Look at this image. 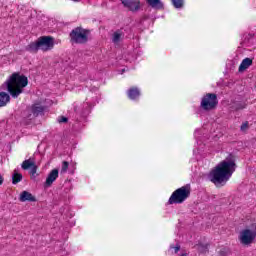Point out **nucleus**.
I'll return each mask as SVG.
<instances>
[{"mask_svg": "<svg viewBox=\"0 0 256 256\" xmlns=\"http://www.w3.org/2000/svg\"><path fill=\"white\" fill-rule=\"evenodd\" d=\"M127 95L129 99L135 101V99H139V97H141V91H139V88L137 87H132L128 90Z\"/></svg>", "mask_w": 256, "mask_h": 256, "instance_id": "14", "label": "nucleus"}, {"mask_svg": "<svg viewBox=\"0 0 256 256\" xmlns=\"http://www.w3.org/2000/svg\"><path fill=\"white\" fill-rule=\"evenodd\" d=\"M58 123H69V118H67L65 116H60L58 118Z\"/></svg>", "mask_w": 256, "mask_h": 256, "instance_id": "26", "label": "nucleus"}, {"mask_svg": "<svg viewBox=\"0 0 256 256\" xmlns=\"http://www.w3.org/2000/svg\"><path fill=\"white\" fill-rule=\"evenodd\" d=\"M123 37H125V34L121 30H117L116 32L113 33L112 41L114 43H119V41H121Z\"/></svg>", "mask_w": 256, "mask_h": 256, "instance_id": "18", "label": "nucleus"}, {"mask_svg": "<svg viewBox=\"0 0 256 256\" xmlns=\"http://www.w3.org/2000/svg\"><path fill=\"white\" fill-rule=\"evenodd\" d=\"M26 85H29L27 76L21 75L19 72H14L3 84V87H6L13 99H17V97L23 93Z\"/></svg>", "mask_w": 256, "mask_h": 256, "instance_id": "2", "label": "nucleus"}, {"mask_svg": "<svg viewBox=\"0 0 256 256\" xmlns=\"http://www.w3.org/2000/svg\"><path fill=\"white\" fill-rule=\"evenodd\" d=\"M19 201H21V203H25L26 201H29L30 203H35V201H37V198H35V196H33V194H31L30 192L23 191L20 194Z\"/></svg>", "mask_w": 256, "mask_h": 256, "instance_id": "10", "label": "nucleus"}, {"mask_svg": "<svg viewBox=\"0 0 256 256\" xmlns=\"http://www.w3.org/2000/svg\"><path fill=\"white\" fill-rule=\"evenodd\" d=\"M253 65V59L251 58H245L242 60L240 66H239V73H243V71H247Z\"/></svg>", "mask_w": 256, "mask_h": 256, "instance_id": "12", "label": "nucleus"}, {"mask_svg": "<svg viewBox=\"0 0 256 256\" xmlns=\"http://www.w3.org/2000/svg\"><path fill=\"white\" fill-rule=\"evenodd\" d=\"M89 35H91V30L81 26L76 27L69 34L70 43H72V45H85V43L89 41Z\"/></svg>", "mask_w": 256, "mask_h": 256, "instance_id": "5", "label": "nucleus"}, {"mask_svg": "<svg viewBox=\"0 0 256 256\" xmlns=\"http://www.w3.org/2000/svg\"><path fill=\"white\" fill-rule=\"evenodd\" d=\"M146 3L149 7L157 11H163V9H165V4H163L161 0H146Z\"/></svg>", "mask_w": 256, "mask_h": 256, "instance_id": "11", "label": "nucleus"}, {"mask_svg": "<svg viewBox=\"0 0 256 256\" xmlns=\"http://www.w3.org/2000/svg\"><path fill=\"white\" fill-rule=\"evenodd\" d=\"M255 37V34H248L245 39L249 41V39H253Z\"/></svg>", "mask_w": 256, "mask_h": 256, "instance_id": "29", "label": "nucleus"}, {"mask_svg": "<svg viewBox=\"0 0 256 256\" xmlns=\"http://www.w3.org/2000/svg\"><path fill=\"white\" fill-rule=\"evenodd\" d=\"M11 101V96L6 92H0V107H5Z\"/></svg>", "mask_w": 256, "mask_h": 256, "instance_id": "15", "label": "nucleus"}, {"mask_svg": "<svg viewBox=\"0 0 256 256\" xmlns=\"http://www.w3.org/2000/svg\"><path fill=\"white\" fill-rule=\"evenodd\" d=\"M181 256H187V254H182Z\"/></svg>", "mask_w": 256, "mask_h": 256, "instance_id": "31", "label": "nucleus"}, {"mask_svg": "<svg viewBox=\"0 0 256 256\" xmlns=\"http://www.w3.org/2000/svg\"><path fill=\"white\" fill-rule=\"evenodd\" d=\"M229 253H231V252L229 251V248H222V249L219 251V255H220V256H228Z\"/></svg>", "mask_w": 256, "mask_h": 256, "instance_id": "24", "label": "nucleus"}, {"mask_svg": "<svg viewBox=\"0 0 256 256\" xmlns=\"http://www.w3.org/2000/svg\"><path fill=\"white\" fill-rule=\"evenodd\" d=\"M256 235L249 229H244L240 232L239 241L242 245H251L255 241Z\"/></svg>", "mask_w": 256, "mask_h": 256, "instance_id": "7", "label": "nucleus"}, {"mask_svg": "<svg viewBox=\"0 0 256 256\" xmlns=\"http://www.w3.org/2000/svg\"><path fill=\"white\" fill-rule=\"evenodd\" d=\"M74 111H77V108H74Z\"/></svg>", "mask_w": 256, "mask_h": 256, "instance_id": "32", "label": "nucleus"}, {"mask_svg": "<svg viewBox=\"0 0 256 256\" xmlns=\"http://www.w3.org/2000/svg\"><path fill=\"white\" fill-rule=\"evenodd\" d=\"M170 249H173L175 253H179L181 251V245L177 244L176 246L171 245Z\"/></svg>", "mask_w": 256, "mask_h": 256, "instance_id": "27", "label": "nucleus"}, {"mask_svg": "<svg viewBox=\"0 0 256 256\" xmlns=\"http://www.w3.org/2000/svg\"><path fill=\"white\" fill-rule=\"evenodd\" d=\"M247 129H249V121H245L244 123H242L240 131H247Z\"/></svg>", "mask_w": 256, "mask_h": 256, "instance_id": "25", "label": "nucleus"}, {"mask_svg": "<svg viewBox=\"0 0 256 256\" xmlns=\"http://www.w3.org/2000/svg\"><path fill=\"white\" fill-rule=\"evenodd\" d=\"M171 2L175 9H183V6L185 5L184 0H171Z\"/></svg>", "mask_w": 256, "mask_h": 256, "instance_id": "21", "label": "nucleus"}, {"mask_svg": "<svg viewBox=\"0 0 256 256\" xmlns=\"http://www.w3.org/2000/svg\"><path fill=\"white\" fill-rule=\"evenodd\" d=\"M235 161V155L229 154L225 160L218 163L208 175L211 183H214L217 187L218 185H225L237 169V163Z\"/></svg>", "mask_w": 256, "mask_h": 256, "instance_id": "1", "label": "nucleus"}, {"mask_svg": "<svg viewBox=\"0 0 256 256\" xmlns=\"http://www.w3.org/2000/svg\"><path fill=\"white\" fill-rule=\"evenodd\" d=\"M73 1H79V0H73Z\"/></svg>", "mask_w": 256, "mask_h": 256, "instance_id": "33", "label": "nucleus"}, {"mask_svg": "<svg viewBox=\"0 0 256 256\" xmlns=\"http://www.w3.org/2000/svg\"><path fill=\"white\" fill-rule=\"evenodd\" d=\"M45 111V107L41 104H33L31 107V112L34 117H39V115H43Z\"/></svg>", "mask_w": 256, "mask_h": 256, "instance_id": "13", "label": "nucleus"}, {"mask_svg": "<svg viewBox=\"0 0 256 256\" xmlns=\"http://www.w3.org/2000/svg\"><path fill=\"white\" fill-rule=\"evenodd\" d=\"M246 229L256 236V220L250 224L249 228Z\"/></svg>", "mask_w": 256, "mask_h": 256, "instance_id": "22", "label": "nucleus"}, {"mask_svg": "<svg viewBox=\"0 0 256 256\" xmlns=\"http://www.w3.org/2000/svg\"><path fill=\"white\" fill-rule=\"evenodd\" d=\"M59 177V170L53 169L47 176L46 181L44 183V187H51L55 181H57V178Z\"/></svg>", "mask_w": 256, "mask_h": 256, "instance_id": "9", "label": "nucleus"}, {"mask_svg": "<svg viewBox=\"0 0 256 256\" xmlns=\"http://www.w3.org/2000/svg\"><path fill=\"white\" fill-rule=\"evenodd\" d=\"M4 181H5V179L0 175V185H3Z\"/></svg>", "mask_w": 256, "mask_h": 256, "instance_id": "30", "label": "nucleus"}, {"mask_svg": "<svg viewBox=\"0 0 256 256\" xmlns=\"http://www.w3.org/2000/svg\"><path fill=\"white\" fill-rule=\"evenodd\" d=\"M122 5L129 11L135 12L141 9L140 0H121Z\"/></svg>", "mask_w": 256, "mask_h": 256, "instance_id": "8", "label": "nucleus"}, {"mask_svg": "<svg viewBox=\"0 0 256 256\" xmlns=\"http://www.w3.org/2000/svg\"><path fill=\"white\" fill-rule=\"evenodd\" d=\"M35 164V161L33 159H28L23 161L22 163V169H24V171H27V169H31V167Z\"/></svg>", "mask_w": 256, "mask_h": 256, "instance_id": "19", "label": "nucleus"}, {"mask_svg": "<svg viewBox=\"0 0 256 256\" xmlns=\"http://www.w3.org/2000/svg\"><path fill=\"white\" fill-rule=\"evenodd\" d=\"M69 169V162L63 161L62 162V167H61V173H65Z\"/></svg>", "mask_w": 256, "mask_h": 256, "instance_id": "23", "label": "nucleus"}, {"mask_svg": "<svg viewBox=\"0 0 256 256\" xmlns=\"http://www.w3.org/2000/svg\"><path fill=\"white\" fill-rule=\"evenodd\" d=\"M35 173H37V165H33L32 167H31V175H35Z\"/></svg>", "mask_w": 256, "mask_h": 256, "instance_id": "28", "label": "nucleus"}, {"mask_svg": "<svg viewBox=\"0 0 256 256\" xmlns=\"http://www.w3.org/2000/svg\"><path fill=\"white\" fill-rule=\"evenodd\" d=\"M217 105H219V100L215 93H207L202 97L200 103V107L203 111H213V109H217Z\"/></svg>", "mask_w": 256, "mask_h": 256, "instance_id": "6", "label": "nucleus"}, {"mask_svg": "<svg viewBox=\"0 0 256 256\" xmlns=\"http://www.w3.org/2000/svg\"><path fill=\"white\" fill-rule=\"evenodd\" d=\"M21 181H23V174L19 173L17 170H14L12 174L13 185H17V183H21Z\"/></svg>", "mask_w": 256, "mask_h": 256, "instance_id": "17", "label": "nucleus"}, {"mask_svg": "<svg viewBox=\"0 0 256 256\" xmlns=\"http://www.w3.org/2000/svg\"><path fill=\"white\" fill-rule=\"evenodd\" d=\"M247 107V103L245 102H233L232 105L230 106V109L232 111H242V109H245Z\"/></svg>", "mask_w": 256, "mask_h": 256, "instance_id": "16", "label": "nucleus"}, {"mask_svg": "<svg viewBox=\"0 0 256 256\" xmlns=\"http://www.w3.org/2000/svg\"><path fill=\"white\" fill-rule=\"evenodd\" d=\"M196 249L199 253H207L209 252V244H197Z\"/></svg>", "mask_w": 256, "mask_h": 256, "instance_id": "20", "label": "nucleus"}, {"mask_svg": "<svg viewBox=\"0 0 256 256\" xmlns=\"http://www.w3.org/2000/svg\"><path fill=\"white\" fill-rule=\"evenodd\" d=\"M191 197V184H186L176 189L168 200V205H179L185 203Z\"/></svg>", "mask_w": 256, "mask_h": 256, "instance_id": "4", "label": "nucleus"}, {"mask_svg": "<svg viewBox=\"0 0 256 256\" xmlns=\"http://www.w3.org/2000/svg\"><path fill=\"white\" fill-rule=\"evenodd\" d=\"M55 47V38L52 36H41L34 42H31L26 46V51L29 53H39V51H43V53H47V51H51Z\"/></svg>", "mask_w": 256, "mask_h": 256, "instance_id": "3", "label": "nucleus"}]
</instances>
